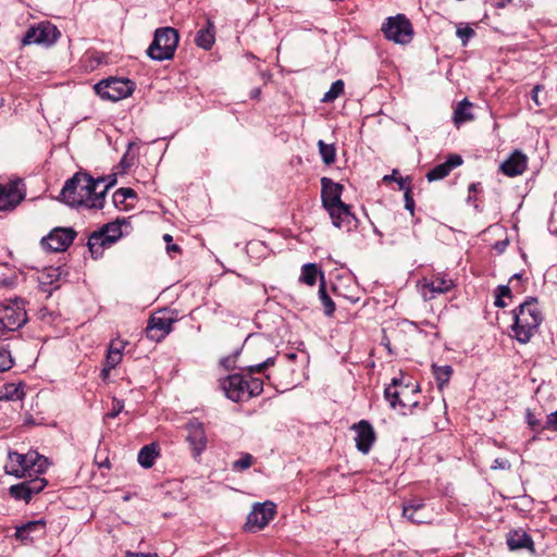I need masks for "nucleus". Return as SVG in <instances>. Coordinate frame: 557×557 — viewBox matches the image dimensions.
I'll return each mask as SVG.
<instances>
[{
    "instance_id": "1",
    "label": "nucleus",
    "mask_w": 557,
    "mask_h": 557,
    "mask_svg": "<svg viewBox=\"0 0 557 557\" xmlns=\"http://www.w3.org/2000/svg\"><path fill=\"white\" fill-rule=\"evenodd\" d=\"M115 183V177L95 180L87 173L78 172L65 182L61 190V198L71 207L101 209L107 191Z\"/></svg>"
},
{
    "instance_id": "2",
    "label": "nucleus",
    "mask_w": 557,
    "mask_h": 557,
    "mask_svg": "<svg viewBox=\"0 0 557 557\" xmlns=\"http://www.w3.org/2000/svg\"><path fill=\"white\" fill-rule=\"evenodd\" d=\"M512 332L515 338L527 344L537 331L543 321V314L540 310L537 299L534 297L527 298L519 307L513 310Z\"/></svg>"
},
{
    "instance_id": "3",
    "label": "nucleus",
    "mask_w": 557,
    "mask_h": 557,
    "mask_svg": "<svg viewBox=\"0 0 557 557\" xmlns=\"http://www.w3.org/2000/svg\"><path fill=\"white\" fill-rule=\"evenodd\" d=\"M47 467L48 460L36 451L27 454L10 451L4 471L15 478H32L33 474L44 473Z\"/></svg>"
},
{
    "instance_id": "4",
    "label": "nucleus",
    "mask_w": 557,
    "mask_h": 557,
    "mask_svg": "<svg viewBox=\"0 0 557 557\" xmlns=\"http://www.w3.org/2000/svg\"><path fill=\"white\" fill-rule=\"evenodd\" d=\"M418 393V385L403 386L400 380L393 379L392 385L385 388L384 396L393 409L399 406L401 413L407 414L408 412L412 413V409L418 407L419 401L416 398Z\"/></svg>"
},
{
    "instance_id": "5",
    "label": "nucleus",
    "mask_w": 557,
    "mask_h": 557,
    "mask_svg": "<svg viewBox=\"0 0 557 557\" xmlns=\"http://www.w3.org/2000/svg\"><path fill=\"white\" fill-rule=\"evenodd\" d=\"M178 33L172 27L158 28L147 54L157 61L170 60L173 58L178 45Z\"/></svg>"
},
{
    "instance_id": "6",
    "label": "nucleus",
    "mask_w": 557,
    "mask_h": 557,
    "mask_svg": "<svg viewBox=\"0 0 557 557\" xmlns=\"http://www.w3.org/2000/svg\"><path fill=\"white\" fill-rule=\"evenodd\" d=\"M27 321L22 298L9 299L0 305V330L16 331Z\"/></svg>"
},
{
    "instance_id": "7",
    "label": "nucleus",
    "mask_w": 557,
    "mask_h": 557,
    "mask_svg": "<svg viewBox=\"0 0 557 557\" xmlns=\"http://www.w3.org/2000/svg\"><path fill=\"white\" fill-rule=\"evenodd\" d=\"M382 32L386 39L400 45L409 44L413 37L412 25L404 14L388 17L382 26Z\"/></svg>"
},
{
    "instance_id": "8",
    "label": "nucleus",
    "mask_w": 557,
    "mask_h": 557,
    "mask_svg": "<svg viewBox=\"0 0 557 557\" xmlns=\"http://www.w3.org/2000/svg\"><path fill=\"white\" fill-rule=\"evenodd\" d=\"M135 85L131 79L110 77L95 85V90L102 99L119 101L134 91Z\"/></svg>"
},
{
    "instance_id": "9",
    "label": "nucleus",
    "mask_w": 557,
    "mask_h": 557,
    "mask_svg": "<svg viewBox=\"0 0 557 557\" xmlns=\"http://www.w3.org/2000/svg\"><path fill=\"white\" fill-rule=\"evenodd\" d=\"M60 36L58 28L50 22L39 23L37 26H32L25 33L22 44L24 46L32 44L52 45Z\"/></svg>"
},
{
    "instance_id": "10",
    "label": "nucleus",
    "mask_w": 557,
    "mask_h": 557,
    "mask_svg": "<svg viewBox=\"0 0 557 557\" xmlns=\"http://www.w3.org/2000/svg\"><path fill=\"white\" fill-rule=\"evenodd\" d=\"M76 233L71 227H55L47 236L41 238L44 249L52 252H61L73 243Z\"/></svg>"
},
{
    "instance_id": "11",
    "label": "nucleus",
    "mask_w": 557,
    "mask_h": 557,
    "mask_svg": "<svg viewBox=\"0 0 557 557\" xmlns=\"http://www.w3.org/2000/svg\"><path fill=\"white\" fill-rule=\"evenodd\" d=\"M175 321V318L165 310L154 313L148 321L146 329L147 337L154 342L162 341L168 334H170Z\"/></svg>"
},
{
    "instance_id": "12",
    "label": "nucleus",
    "mask_w": 557,
    "mask_h": 557,
    "mask_svg": "<svg viewBox=\"0 0 557 557\" xmlns=\"http://www.w3.org/2000/svg\"><path fill=\"white\" fill-rule=\"evenodd\" d=\"M275 513L274 503H257L247 517L246 527L248 530H261L269 524Z\"/></svg>"
},
{
    "instance_id": "13",
    "label": "nucleus",
    "mask_w": 557,
    "mask_h": 557,
    "mask_svg": "<svg viewBox=\"0 0 557 557\" xmlns=\"http://www.w3.org/2000/svg\"><path fill=\"white\" fill-rule=\"evenodd\" d=\"M329 213L332 224L346 232H350L358 225V220L355 214L351 212V207L341 202L333 207L325 209Z\"/></svg>"
},
{
    "instance_id": "14",
    "label": "nucleus",
    "mask_w": 557,
    "mask_h": 557,
    "mask_svg": "<svg viewBox=\"0 0 557 557\" xmlns=\"http://www.w3.org/2000/svg\"><path fill=\"white\" fill-rule=\"evenodd\" d=\"M329 213L332 224L346 232H350L358 225V220L355 214L351 212V207L341 202L333 207L325 209Z\"/></svg>"
},
{
    "instance_id": "15",
    "label": "nucleus",
    "mask_w": 557,
    "mask_h": 557,
    "mask_svg": "<svg viewBox=\"0 0 557 557\" xmlns=\"http://www.w3.org/2000/svg\"><path fill=\"white\" fill-rule=\"evenodd\" d=\"M186 440L191 448L193 455L198 457L207 447V436L202 422L191 419L186 424Z\"/></svg>"
},
{
    "instance_id": "16",
    "label": "nucleus",
    "mask_w": 557,
    "mask_h": 557,
    "mask_svg": "<svg viewBox=\"0 0 557 557\" xmlns=\"http://www.w3.org/2000/svg\"><path fill=\"white\" fill-rule=\"evenodd\" d=\"M351 429L356 432L357 449L362 454H368L376 438L373 426L367 420H361Z\"/></svg>"
},
{
    "instance_id": "17",
    "label": "nucleus",
    "mask_w": 557,
    "mask_h": 557,
    "mask_svg": "<svg viewBox=\"0 0 557 557\" xmlns=\"http://www.w3.org/2000/svg\"><path fill=\"white\" fill-rule=\"evenodd\" d=\"M453 286L454 283L450 278L442 274H436L432 278H423L421 282V293L425 299H432L435 294L447 293Z\"/></svg>"
},
{
    "instance_id": "18",
    "label": "nucleus",
    "mask_w": 557,
    "mask_h": 557,
    "mask_svg": "<svg viewBox=\"0 0 557 557\" xmlns=\"http://www.w3.org/2000/svg\"><path fill=\"white\" fill-rule=\"evenodd\" d=\"M245 376L242 374H232L221 382V386L227 398L233 401H243L248 399L245 388Z\"/></svg>"
},
{
    "instance_id": "19",
    "label": "nucleus",
    "mask_w": 557,
    "mask_h": 557,
    "mask_svg": "<svg viewBox=\"0 0 557 557\" xmlns=\"http://www.w3.org/2000/svg\"><path fill=\"white\" fill-rule=\"evenodd\" d=\"M343 186L329 177L321 178V201L322 207L327 209L342 201Z\"/></svg>"
},
{
    "instance_id": "20",
    "label": "nucleus",
    "mask_w": 557,
    "mask_h": 557,
    "mask_svg": "<svg viewBox=\"0 0 557 557\" xmlns=\"http://www.w3.org/2000/svg\"><path fill=\"white\" fill-rule=\"evenodd\" d=\"M528 166V157L521 150H515L502 164L499 170L506 176L521 175Z\"/></svg>"
},
{
    "instance_id": "21",
    "label": "nucleus",
    "mask_w": 557,
    "mask_h": 557,
    "mask_svg": "<svg viewBox=\"0 0 557 557\" xmlns=\"http://www.w3.org/2000/svg\"><path fill=\"white\" fill-rule=\"evenodd\" d=\"M23 198L24 195L20 191L17 182L0 185V211L15 208Z\"/></svg>"
},
{
    "instance_id": "22",
    "label": "nucleus",
    "mask_w": 557,
    "mask_h": 557,
    "mask_svg": "<svg viewBox=\"0 0 557 557\" xmlns=\"http://www.w3.org/2000/svg\"><path fill=\"white\" fill-rule=\"evenodd\" d=\"M462 164V158L459 154H450L448 159L441 164L435 165L426 174L429 182L445 178L455 168Z\"/></svg>"
},
{
    "instance_id": "23",
    "label": "nucleus",
    "mask_w": 557,
    "mask_h": 557,
    "mask_svg": "<svg viewBox=\"0 0 557 557\" xmlns=\"http://www.w3.org/2000/svg\"><path fill=\"white\" fill-rule=\"evenodd\" d=\"M424 509L425 505L421 499H413L404 505L403 516L413 523H423L426 520Z\"/></svg>"
},
{
    "instance_id": "24",
    "label": "nucleus",
    "mask_w": 557,
    "mask_h": 557,
    "mask_svg": "<svg viewBox=\"0 0 557 557\" xmlns=\"http://www.w3.org/2000/svg\"><path fill=\"white\" fill-rule=\"evenodd\" d=\"M472 108L473 104L467 98L458 102L453 114V122L456 127H459L460 125L474 119Z\"/></svg>"
},
{
    "instance_id": "25",
    "label": "nucleus",
    "mask_w": 557,
    "mask_h": 557,
    "mask_svg": "<svg viewBox=\"0 0 557 557\" xmlns=\"http://www.w3.org/2000/svg\"><path fill=\"white\" fill-rule=\"evenodd\" d=\"M507 545L511 550L532 548L533 541L527 532L522 530H515L508 533Z\"/></svg>"
},
{
    "instance_id": "26",
    "label": "nucleus",
    "mask_w": 557,
    "mask_h": 557,
    "mask_svg": "<svg viewBox=\"0 0 557 557\" xmlns=\"http://www.w3.org/2000/svg\"><path fill=\"white\" fill-rule=\"evenodd\" d=\"M125 345L126 343L120 338H115L110 343L106 357V364L109 368H115L122 361Z\"/></svg>"
},
{
    "instance_id": "27",
    "label": "nucleus",
    "mask_w": 557,
    "mask_h": 557,
    "mask_svg": "<svg viewBox=\"0 0 557 557\" xmlns=\"http://www.w3.org/2000/svg\"><path fill=\"white\" fill-rule=\"evenodd\" d=\"M88 249L91 253V257L97 259L102 256L103 250L110 246L111 243H107V237L103 236L99 231L94 232L88 238Z\"/></svg>"
},
{
    "instance_id": "28",
    "label": "nucleus",
    "mask_w": 557,
    "mask_h": 557,
    "mask_svg": "<svg viewBox=\"0 0 557 557\" xmlns=\"http://www.w3.org/2000/svg\"><path fill=\"white\" fill-rule=\"evenodd\" d=\"M25 396L22 383H5L0 388V400L15 401L22 400Z\"/></svg>"
},
{
    "instance_id": "29",
    "label": "nucleus",
    "mask_w": 557,
    "mask_h": 557,
    "mask_svg": "<svg viewBox=\"0 0 557 557\" xmlns=\"http://www.w3.org/2000/svg\"><path fill=\"white\" fill-rule=\"evenodd\" d=\"M213 23L208 20L207 27L197 32L195 42L198 47L209 50L214 44Z\"/></svg>"
},
{
    "instance_id": "30",
    "label": "nucleus",
    "mask_w": 557,
    "mask_h": 557,
    "mask_svg": "<svg viewBox=\"0 0 557 557\" xmlns=\"http://www.w3.org/2000/svg\"><path fill=\"white\" fill-rule=\"evenodd\" d=\"M45 522L41 520L29 521L18 528H16L15 536L21 541H27L30 535L35 532H44Z\"/></svg>"
},
{
    "instance_id": "31",
    "label": "nucleus",
    "mask_w": 557,
    "mask_h": 557,
    "mask_svg": "<svg viewBox=\"0 0 557 557\" xmlns=\"http://www.w3.org/2000/svg\"><path fill=\"white\" fill-rule=\"evenodd\" d=\"M122 223H125V220H116L103 225L99 230V232L107 237V243H111L113 245L122 236Z\"/></svg>"
},
{
    "instance_id": "32",
    "label": "nucleus",
    "mask_w": 557,
    "mask_h": 557,
    "mask_svg": "<svg viewBox=\"0 0 557 557\" xmlns=\"http://www.w3.org/2000/svg\"><path fill=\"white\" fill-rule=\"evenodd\" d=\"M158 456L157 446L154 444L144 446L138 453V462L144 468H151Z\"/></svg>"
},
{
    "instance_id": "33",
    "label": "nucleus",
    "mask_w": 557,
    "mask_h": 557,
    "mask_svg": "<svg viewBox=\"0 0 557 557\" xmlns=\"http://www.w3.org/2000/svg\"><path fill=\"white\" fill-rule=\"evenodd\" d=\"M433 375L436 380L440 389L449 382L453 374V368L450 366H432Z\"/></svg>"
},
{
    "instance_id": "34",
    "label": "nucleus",
    "mask_w": 557,
    "mask_h": 557,
    "mask_svg": "<svg viewBox=\"0 0 557 557\" xmlns=\"http://www.w3.org/2000/svg\"><path fill=\"white\" fill-rule=\"evenodd\" d=\"M323 274L319 271L317 264L307 263L301 268L300 281L309 286H313L317 283L318 275Z\"/></svg>"
},
{
    "instance_id": "35",
    "label": "nucleus",
    "mask_w": 557,
    "mask_h": 557,
    "mask_svg": "<svg viewBox=\"0 0 557 557\" xmlns=\"http://www.w3.org/2000/svg\"><path fill=\"white\" fill-rule=\"evenodd\" d=\"M319 298L323 305L324 313L329 317L332 315L335 311V304L326 293L323 274H321V282H320V286H319Z\"/></svg>"
},
{
    "instance_id": "36",
    "label": "nucleus",
    "mask_w": 557,
    "mask_h": 557,
    "mask_svg": "<svg viewBox=\"0 0 557 557\" xmlns=\"http://www.w3.org/2000/svg\"><path fill=\"white\" fill-rule=\"evenodd\" d=\"M319 153L322 161L330 165L335 162L336 149L333 144H325L323 140L318 141Z\"/></svg>"
},
{
    "instance_id": "37",
    "label": "nucleus",
    "mask_w": 557,
    "mask_h": 557,
    "mask_svg": "<svg viewBox=\"0 0 557 557\" xmlns=\"http://www.w3.org/2000/svg\"><path fill=\"white\" fill-rule=\"evenodd\" d=\"M245 388L248 395V399L258 396L263 391V382L260 379L252 376H245Z\"/></svg>"
},
{
    "instance_id": "38",
    "label": "nucleus",
    "mask_w": 557,
    "mask_h": 557,
    "mask_svg": "<svg viewBox=\"0 0 557 557\" xmlns=\"http://www.w3.org/2000/svg\"><path fill=\"white\" fill-rule=\"evenodd\" d=\"M256 459L249 453H240L239 458L232 463V469L236 472H243L249 469Z\"/></svg>"
},
{
    "instance_id": "39",
    "label": "nucleus",
    "mask_w": 557,
    "mask_h": 557,
    "mask_svg": "<svg viewBox=\"0 0 557 557\" xmlns=\"http://www.w3.org/2000/svg\"><path fill=\"white\" fill-rule=\"evenodd\" d=\"M14 364L11 350L8 345L0 342V372L10 370Z\"/></svg>"
},
{
    "instance_id": "40",
    "label": "nucleus",
    "mask_w": 557,
    "mask_h": 557,
    "mask_svg": "<svg viewBox=\"0 0 557 557\" xmlns=\"http://www.w3.org/2000/svg\"><path fill=\"white\" fill-rule=\"evenodd\" d=\"M10 494L15 499H22L25 500L26 503H28L32 498V495L25 481L20 484L12 485L10 487Z\"/></svg>"
},
{
    "instance_id": "41",
    "label": "nucleus",
    "mask_w": 557,
    "mask_h": 557,
    "mask_svg": "<svg viewBox=\"0 0 557 557\" xmlns=\"http://www.w3.org/2000/svg\"><path fill=\"white\" fill-rule=\"evenodd\" d=\"M344 91V82L338 79L331 85V88L324 94L322 101L332 102Z\"/></svg>"
},
{
    "instance_id": "42",
    "label": "nucleus",
    "mask_w": 557,
    "mask_h": 557,
    "mask_svg": "<svg viewBox=\"0 0 557 557\" xmlns=\"http://www.w3.org/2000/svg\"><path fill=\"white\" fill-rule=\"evenodd\" d=\"M34 475V479L29 478V480L25 481L32 496L40 493L47 485L46 479L39 478L38 474Z\"/></svg>"
},
{
    "instance_id": "43",
    "label": "nucleus",
    "mask_w": 557,
    "mask_h": 557,
    "mask_svg": "<svg viewBox=\"0 0 557 557\" xmlns=\"http://www.w3.org/2000/svg\"><path fill=\"white\" fill-rule=\"evenodd\" d=\"M128 198H136V193L132 188H119L113 194V201L115 205L124 202Z\"/></svg>"
},
{
    "instance_id": "44",
    "label": "nucleus",
    "mask_w": 557,
    "mask_h": 557,
    "mask_svg": "<svg viewBox=\"0 0 557 557\" xmlns=\"http://www.w3.org/2000/svg\"><path fill=\"white\" fill-rule=\"evenodd\" d=\"M474 34V30L469 26L457 28V36L461 39L463 46L468 44L469 39L472 38Z\"/></svg>"
},
{
    "instance_id": "45",
    "label": "nucleus",
    "mask_w": 557,
    "mask_h": 557,
    "mask_svg": "<svg viewBox=\"0 0 557 557\" xmlns=\"http://www.w3.org/2000/svg\"><path fill=\"white\" fill-rule=\"evenodd\" d=\"M274 364V359L273 358H268L265 361L261 362V363H258L256 366H250L248 369H249V373H253V372H262L264 369H267L268 367L270 366H273Z\"/></svg>"
},
{
    "instance_id": "46",
    "label": "nucleus",
    "mask_w": 557,
    "mask_h": 557,
    "mask_svg": "<svg viewBox=\"0 0 557 557\" xmlns=\"http://www.w3.org/2000/svg\"><path fill=\"white\" fill-rule=\"evenodd\" d=\"M123 407L124 406H123L122 401L114 399L113 400V409H112V411L107 413V418H110V419L116 418L117 414L122 411Z\"/></svg>"
},
{
    "instance_id": "47",
    "label": "nucleus",
    "mask_w": 557,
    "mask_h": 557,
    "mask_svg": "<svg viewBox=\"0 0 557 557\" xmlns=\"http://www.w3.org/2000/svg\"><path fill=\"white\" fill-rule=\"evenodd\" d=\"M510 468V462L507 460V459H500V458H497L493 461V465H492V469L496 470V469H509Z\"/></svg>"
},
{
    "instance_id": "48",
    "label": "nucleus",
    "mask_w": 557,
    "mask_h": 557,
    "mask_svg": "<svg viewBox=\"0 0 557 557\" xmlns=\"http://www.w3.org/2000/svg\"><path fill=\"white\" fill-rule=\"evenodd\" d=\"M546 429H557V410L547 416Z\"/></svg>"
},
{
    "instance_id": "49",
    "label": "nucleus",
    "mask_w": 557,
    "mask_h": 557,
    "mask_svg": "<svg viewBox=\"0 0 557 557\" xmlns=\"http://www.w3.org/2000/svg\"><path fill=\"white\" fill-rule=\"evenodd\" d=\"M525 418H527L528 424L530 425V428L532 430H535L540 426V421L535 418V416L530 410L527 411Z\"/></svg>"
},
{
    "instance_id": "50",
    "label": "nucleus",
    "mask_w": 557,
    "mask_h": 557,
    "mask_svg": "<svg viewBox=\"0 0 557 557\" xmlns=\"http://www.w3.org/2000/svg\"><path fill=\"white\" fill-rule=\"evenodd\" d=\"M405 201H406V209L409 210L411 213H413V208H414V201L412 199V197L410 196V191L407 190L405 193Z\"/></svg>"
},
{
    "instance_id": "51",
    "label": "nucleus",
    "mask_w": 557,
    "mask_h": 557,
    "mask_svg": "<svg viewBox=\"0 0 557 557\" xmlns=\"http://www.w3.org/2000/svg\"><path fill=\"white\" fill-rule=\"evenodd\" d=\"M125 557H159L157 553H133L126 552Z\"/></svg>"
},
{
    "instance_id": "52",
    "label": "nucleus",
    "mask_w": 557,
    "mask_h": 557,
    "mask_svg": "<svg viewBox=\"0 0 557 557\" xmlns=\"http://www.w3.org/2000/svg\"><path fill=\"white\" fill-rule=\"evenodd\" d=\"M541 89H542V86L541 85H536V86H534V88L532 90V100L534 101V103L536 106H541V102L539 101V92H540Z\"/></svg>"
},
{
    "instance_id": "53",
    "label": "nucleus",
    "mask_w": 557,
    "mask_h": 557,
    "mask_svg": "<svg viewBox=\"0 0 557 557\" xmlns=\"http://www.w3.org/2000/svg\"><path fill=\"white\" fill-rule=\"evenodd\" d=\"M510 295V288L506 285H502L498 287V294L499 297H507Z\"/></svg>"
},
{
    "instance_id": "54",
    "label": "nucleus",
    "mask_w": 557,
    "mask_h": 557,
    "mask_svg": "<svg viewBox=\"0 0 557 557\" xmlns=\"http://www.w3.org/2000/svg\"><path fill=\"white\" fill-rule=\"evenodd\" d=\"M548 227H549V232L557 236V220L552 219Z\"/></svg>"
},
{
    "instance_id": "55",
    "label": "nucleus",
    "mask_w": 557,
    "mask_h": 557,
    "mask_svg": "<svg viewBox=\"0 0 557 557\" xmlns=\"http://www.w3.org/2000/svg\"><path fill=\"white\" fill-rule=\"evenodd\" d=\"M113 368H109L108 364H104L103 369L101 370V377L102 379H107L109 376V373L110 371L112 370Z\"/></svg>"
},
{
    "instance_id": "56",
    "label": "nucleus",
    "mask_w": 557,
    "mask_h": 557,
    "mask_svg": "<svg viewBox=\"0 0 557 557\" xmlns=\"http://www.w3.org/2000/svg\"><path fill=\"white\" fill-rule=\"evenodd\" d=\"M398 174V172L396 170L393 171V173L391 175H385L383 181H389V180H394V181H397L398 178L396 177V175Z\"/></svg>"
},
{
    "instance_id": "57",
    "label": "nucleus",
    "mask_w": 557,
    "mask_h": 557,
    "mask_svg": "<svg viewBox=\"0 0 557 557\" xmlns=\"http://www.w3.org/2000/svg\"><path fill=\"white\" fill-rule=\"evenodd\" d=\"M495 306H496V307H500V308L506 307V304H505V301L503 300V297H499V296H497V297H496V299H495Z\"/></svg>"
},
{
    "instance_id": "58",
    "label": "nucleus",
    "mask_w": 557,
    "mask_h": 557,
    "mask_svg": "<svg viewBox=\"0 0 557 557\" xmlns=\"http://www.w3.org/2000/svg\"><path fill=\"white\" fill-rule=\"evenodd\" d=\"M512 0H499L496 2L497 8H505L508 3H510Z\"/></svg>"
},
{
    "instance_id": "59",
    "label": "nucleus",
    "mask_w": 557,
    "mask_h": 557,
    "mask_svg": "<svg viewBox=\"0 0 557 557\" xmlns=\"http://www.w3.org/2000/svg\"><path fill=\"white\" fill-rule=\"evenodd\" d=\"M260 94H261L260 88H255L251 90V98H259Z\"/></svg>"
},
{
    "instance_id": "60",
    "label": "nucleus",
    "mask_w": 557,
    "mask_h": 557,
    "mask_svg": "<svg viewBox=\"0 0 557 557\" xmlns=\"http://www.w3.org/2000/svg\"><path fill=\"white\" fill-rule=\"evenodd\" d=\"M166 250L168 252L178 251L180 247L177 245H168Z\"/></svg>"
},
{
    "instance_id": "61",
    "label": "nucleus",
    "mask_w": 557,
    "mask_h": 557,
    "mask_svg": "<svg viewBox=\"0 0 557 557\" xmlns=\"http://www.w3.org/2000/svg\"><path fill=\"white\" fill-rule=\"evenodd\" d=\"M396 182L399 184V187H400L401 189H403V188H405V182H404V178H403V177H399Z\"/></svg>"
},
{
    "instance_id": "62",
    "label": "nucleus",
    "mask_w": 557,
    "mask_h": 557,
    "mask_svg": "<svg viewBox=\"0 0 557 557\" xmlns=\"http://www.w3.org/2000/svg\"><path fill=\"white\" fill-rule=\"evenodd\" d=\"M163 239L164 242L170 243L172 240V236L170 234H164Z\"/></svg>"
},
{
    "instance_id": "63",
    "label": "nucleus",
    "mask_w": 557,
    "mask_h": 557,
    "mask_svg": "<svg viewBox=\"0 0 557 557\" xmlns=\"http://www.w3.org/2000/svg\"><path fill=\"white\" fill-rule=\"evenodd\" d=\"M230 361H231V359H230V358H224V359L221 361V363H222L224 367H226V368H227V367H228V362H230Z\"/></svg>"
},
{
    "instance_id": "64",
    "label": "nucleus",
    "mask_w": 557,
    "mask_h": 557,
    "mask_svg": "<svg viewBox=\"0 0 557 557\" xmlns=\"http://www.w3.org/2000/svg\"><path fill=\"white\" fill-rule=\"evenodd\" d=\"M469 190L470 191H475L476 190V184H471L470 187H469Z\"/></svg>"
}]
</instances>
